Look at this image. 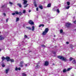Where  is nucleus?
<instances>
[{"instance_id": "37998d69", "label": "nucleus", "mask_w": 76, "mask_h": 76, "mask_svg": "<svg viewBox=\"0 0 76 76\" xmlns=\"http://www.w3.org/2000/svg\"><path fill=\"white\" fill-rule=\"evenodd\" d=\"M2 66L3 67H5V65H2Z\"/></svg>"}, {"instance_id": "49530a36", "label": "nucleus", "mask_w": 76, "mask_h": 76, "mask_svg": "<svg viewBox=\"0 0 76 76\" xmlns=\"http://www.w3.org/2000/svg\"><path fill=\"white\" fill-rule=\"evenodd\" d=\"M15 13H12V15H15Z\"/></svg>"}, {"instance_id": "423d86ee", "label": "nucleus", "mask_w": 76, "mask_h": 76, "mask_svg": "<svg viewBox=\"0 0 76 76\" xmlns=\"http://www.w3.org/2000/svg\"><path fill=\"white\" fill-rule=\"evenodd\" d=\"M70 23H66L65 24V26L66 27H69L70 26Z\"/></svg>"}, {"instance_id": "f257e3e1", "label": "nucleus", "mask_w": 76, "mask_h": 76, "mask_svg": "<svg viewBox=\"0 0 76 76\" xmlns=\"http://www.w3.org/2000/svg\"><path fill=\"white\" fill-rule=\"evenodd\" d=\"M58 58H59V59H60L61 60L64 61H68L67 59L66 58L63 57L62 56H58Z\"/></svg>"}, {"instance_id": "0eeeda50", "label": "nucleus", "mask_w": 76, "mask_h": 76, "mask_svg": "<svg viewBox=\"0 0 76 76\" xmlns=\"http://www.w3.org/2000/svg\"><path fill=\"white\" fill-rule=\"evenodd\" d=\"M6 60H7V61H10V57H7L5 58Z\"/></svg>"}, {"instance_id": "b1692460", "label": "nucleus", "mask_w": 76, "mask_h": 76, "mask_svg": "<svg viewBox=\"0 0 76 76\" xmlns=\"http://www.w3.org/2000/svg\"><path fill=\"white\" fill-rule=\"evenodd\" d=\"M19 20V18H17L16 20V22H17Z\"/></svg>"}, {"instance_id": "58836bf2", "label": "nucleus", "mask_w": 76, "mask_h": 76, "mask_svg": "<svg viewBox=\"0 0 76 76\" xmlns=\"http://www.w3.org/2000/svg\"><path fill=\"white\" fill-rule=\"evenodd\" d=\"M24 37L25 38H27V36H26V35H25L24 36Z\"/></svg>"}, {"instance_id": "de8ad7c7", "label": "nucleus", "mask_w": 76, "mask_h": 76, "mask_svg": "<svg viewBox=\"0 0 76 76\" xmlns=\"http://www.w3.org/2000/svg\"><path fill=\"white\" fill-rule=\"evenodd\" d=\"M74 23H76V21L75 20L74 22Z\"/></svg>"}, {"instance_id": "f03ea898", "label": "nucleus", "mask_w": 76, "mask_h": 76, "mask_svg": "<svg viewBox=\"0 0 76 76\" xmlns=\"http://www.w3.org/2000/svg\"><path fill=\"white\" fill-rule=\"evenodd\" d=\"M48 31H49L48 28H45L44 31H43V33L42 34V35H46L48 33Z\"/></svg>"}, {"instance_id": "a878e982", "label": "nucleus", "mask_w": 76, "mask_h": 76, "mask_svg": "<svg viewBox=\"0 0 76 76\" xmlns=\"http://www.w3.org/2000/svg\"><path fill=\"white\" fill-rule=\"evenodd\" d=\"M70 8V6H67L66 7V9H69Z\"/></svg>"}, {"instance_id": "ddd939ff", "label": "nucleus", "mask_w": 76, "mask_h": 76, "mask_svg": "<svg viewBox=\"0 0 76 76\" xmlns=\"http://www.w3.org/2000/svg\"><path fill=\"white\" fill-rule=\"evenodd\" d=\"M17 5L19 7H22V5H21L20 4H18Z\"/></svg>"}, {"instance_id": "7ed1b4c3", "label": "nucleus", "mask_w": 76, "mask_h": 76, "mask_svg": "<svg viewBox=\"0 0 76 76\" xmlns=\"http://www.w3.org/2000/svg\"><path fill=\"white\" fill-rule=\"evenodd\" d=\"M58 9V7H54V10H56L57 13H60V11H59V9Z\"/></svg>"}, {"instance_id": "4468645a", "label": "nucleus", "mask_w": 76, "mask_h": 76, "mask_svg": "<svg viewBox=\"0 0 76 76\" xmlns=\"http://www.w3.org/2000/svg\"><path fill=\"white\" fill-rule=\"evenodd\" d=\"M41 26L44 27V25L43 24H40L39 26V27H41Z\"/></svg>"}, {"instance_id": "09e8293b", "label": "nucleus", "mask_w": 76, "mask_h": 76, "mask_svg": "<svg viewBox=\"0 0 76 76\" xmlns=\"http://www.w3.org/2000/svg\"><path fill=\"white\" fill-rule=\"evenodd\" d=\"M28 66V64H25V66L26 67H27Z\"/></svg>"}, {"instance_id": "c03bdc74", "label": "nucleus", "mask_w": 76, "mask_h": 76, "mask_svg": "<svg viewBox=\"0 0 76 76\" xmlns=\"http://www.w3.org/2000/svg\"><path fill=\"white\" fill-rule=\"evenodd\" d=\"M38 8H36V11H38Z\"/></svg>"}, {"instance_id": "72a5a7b5", "label": "nucleus", "mask_w": 76, "mask_h": 76, "mask_svg": "<svg viewBox=\"0 0 76 76\" xmlns=\"http://www.w3.org/2000/svg\"><path fill=\"white\" fill-rule=\"evenodd\" d=\"M71 69H70V68H68L67 69V71H69V70H70Z\"/></svg>"}, {"instance_id": "9d476101", "label": "nucleus", "mask_w": 76, "mask_h": 76, "mask_svg": "<svg viewBox=\"0 0 76 76\" xmlns=\"http://www.w3.org/2000/svg\"><path fill=\"white\" fill-rule=\"evenodd\" d=\"M2 58V61H4V60H5V59H6V58H5L4 57V56H3L1 58Z\"/></svg>"}, {"instance_id": "4be33fe9", "label": "nucleus", "mask_w": 76, "mask_h": 76, "mask_svg": "<svg viewBox=\"0 0 76 76\" xmlns=\"http://www.w3.org/2000/svg\"><path fill=\"white\" fill-rule=\"evenodd\" d=\"M22 75L23 76H26V75L25 73H23Z\"/></svg>"}, {"instance_id": "5fc2aeb1", "label": "nucleus", "mask_w": 76, "mask_h": 76, "mask_svg": "<svg viewBox=\"0 0 76 76\" xmlns=\"http://www.w3.org/2000/svg\"><path fill=\"white\" fill-rule=\"evenodd\" d=\"M1 51V49H0V51Z\"/></svg>"}, {"instance_id": "9b49d317", "label": "nucleus", "mask_w": 76, "mask_h": 76, "mask_svg": "<svg viewBox=\"0 0 76 76\" xmlns=\"http://www.w3.org/2000/svg\"><path fill=\"white\" fill-rule=\"evenodd\" d=\"M31 29L32 30V31H34L35 30V27H34V26H32V28Z\"/></svg>"}, {"instance_id": "393cba45", "label": "nucleus", "mask_w": 76, "mask_h": 76, "mask_svg": "<svg viewBox=\"0 0 76 76\" xmlns=\"http://www.w3.org/2000/svg\"><path fill=\"white\" fill-rule=\"evenodd\" d=\"M39 8H40V9H42L43 8H42V6H39Z\"/></svg>"}, {"instance_id": "f8f14e48", "label": "nucleus", "mask_w": 76, "mask_h": 76, "mask_svg": "<svg viewBox=\"0 0 76 76\" xmlns=\"http://www.w3.org/2000/svg\"><path fill=\"white\" fill-rule=\"evenodd\" d=\"M9 70V69H6L5 70V73H7Z\"/></svg>"}, {"instance_id": "39448f33", "label": "nucleus", "mask_w": 76, "mask_h": 76, "mask_svg": "<svg viewBox=\"0 0 76 76\" xmlns=\"http://www.w3.org/2000/svg\"><path fill=\"white\" fill-rule=\"evenodd\" d=\"M28 23H29V24L31 25H34V22H33V21L32 20H29Z\"/></svg>"}, {"instance_id": "aec40b11", "label": "nucleus", "mask_w": 76, "mask_h": 76, "mask_svg": "<svg viewBox=\"0 0 76 76\" xmlns=\"http://www.w3.org/2000/svg\"><path fill=\"white\" fill-rule=\"evenodd\" d=\"M72 63H73V64H75V63H76V61H75V60H73V61H72Z\"/></svg>"}, {"instance_id": "412c9836", "label": "nucleus", "mask_w": 76, "mask_h": 76, "mask_svg": "<svg viewBox=\"0 0 76 76\" xmlns=\"http://www.w3.org/2000/svg\"><path fill=\"white\" fill-rule=\"evenodd\" d=\"M60 32L61 34V33H63V31L62 29H61L60 30Z\"/></svg>"}, {"instance_id": "c85d7f7f", "label": "nucleus", "mask_w": 76, "mask_h": 76, "mask_svg": "<svg viewBox=\"0 0 76 76\" xmlns=\"http://www.w3.org/2000/svg\"><path fill=\"white\" fill-rule=\"evenodd\" d=\"M6 7V5H4L2 6L1 8H3V7Z\"/></svg>"}, {"instance_id": "bb28decb", "label": "nucleus", "mask_w": 76, "mask_h": 76, "mask_svg": "<svg viewBox=\"0 0 76 76\" xmlns=\"http://www.w3.org/2000/svg\"><path fill=\"white\" fill-rule=\"evenodd\" d=\"M66 71H67V70L66 69H64L63 70V72L64 73H65V72H66Z\"/></svg>"}, {"instance_id": "f704fd0d", "label": "nucleus", "mask_w": 76, "mask_h": 76, "mask_svg": "<svg viewBox=\"0 0 76 76\" xmlns=\"http://www.w3.org/2000/svg\"><path fill=\"white\" fill-rule=\"evenodd\" d=\"M11 62H14V60L13 59H11V60H10Z\"/></svg>"}, {"instance_id": "e433bc0d", "label": "nucleus", "mask_w": 76, "mask_h": 76, "mask_svg": "<svg viewBox=\"0 0 76 76\" xmlns=\"http://www.w3.org/2000/svg\"><path fill=\"white\" fill-rule=\"evenodd\" d=\"M42 47H45V46L44 45H42Z\"/></svg>"}, {"instance_id": "5701e85b", "label": "nucleus", "mask_w": 76, "mask_h": 76, "mask_svg": "<svg viewBox=\"0 0 76 76\" xmlns=\"http://www.w3.org/2000/svg\"><path fill=\"white\" fill-rule=\"evenodd\" d=\"M18 15H22V13L21 12H18Z\"/></svg>"}, {"instance_id": "ea45409f", "label": "nucleus", "mask_w": 76, "mask_h": 76, "mask_svg": "<svg viewBox=\"0 0 76 76\" xmlns=\"http://www.w3.org/2000/svg\"><path fill=\"white\" fill-rule=\"evenodd\" d=\"M18 70H20L21 68L20 67H19L18 68Z\"/></svg>"}, {"instance_id": "a18cd8bd", "label": "nucleus", "mask_w": 76, "mask_h": 76, "mask_svg": "<svg viewBox=\"0 0 76 76\" xmlns=\"http://www.w3.org/2000/svg\"><path fill=\"white\" fill-rule=\"evenodd\" d=\"M3 15H4V16H6V15L5 13H3Z\"/></svg>"}, {"instance_id": "2eb2a0df", "label": "nucleus", "mask_w": 76, "mask_h": 76, "mask_svg": "<svg viewBox=\"0 0 76 76\" xmlns=\"http://www.w3.org/2000/svg\"><path fill=\"white\" fill-rule=\"evenodd\" d=\"M27 0H25L24 1V2L23 3V4H26L27 3Z\"/></svg>"}, {"instance_id": "20e7f679", "label": "nucleus", "mask_w": 76, "mask_h": 76, "mask_svg": "<svg viewBox=\"0 0 76 76\" xmlns=\"http://www.w3.org/2000/svg\"><path fill=\"white\" fill-rule=\"evenodd\" d=\"M23 61H22L20 62V63L19 65V67H23Z\"/></svg>"}, {"instance_id": "c9c22d12", "label": "nucleus", "mask_w": 76, "mask_h": 76, "mask_svg": "<svg viewBox=\"0 0 76 76\" xmlns=\"http://www.w3.org/2000/svg\"><path fill=\"white\" fill-rule=\"evenodd\" d=\"M9 3L10 4H13V3H12V2H9Z\"/></svg>"}, {"instance_id": "6e6552de", "label": "nucleus", "mask_w": 76, "mask_h": 76, "mask_svg": "<svg viewBox=\"0 0 76 76\" xmlns=\"http://www.w3.org/2000/svg\"><path fill=\"white\" fill-rule=\"evenodd\" d=\"M4 39V37L2 36H0V40H3Z\"/></svg>"}, {"instance_id": "6ab92c4d", "label": "nucleus", "mask_w": 76, "mask_h": 76, "mask_svg": "<svg viewBox=\"0 0 76 76\" xmlns=\"http://www.w3.org/2000/svg\"><path fill=\"white\" fill-rule=\"evenodd\" d=\"M47 7H51V4H48L47 5Z\"/></svg>"}, {"instance_id": "864d4df0", "label": "nucleus", "mask_w": 76, "mask_h": 76, "mask_svg": "<svg viewBox=\"0 0 76 76\" xmlns=\"http://www.w3.org/2000/svg\"><path fill=\"white\" fill-rule=\"evenodd\" d=\"M23 1H25V0H23Z\"/></svg>"}, {"instance_id": "4c0bfd02", "label": "nucleus", "mask_w": 76, "mask_h": 76, "mask_svg": "<svg viewBox=\"0 0 76 76\" xmlns=\"http://www.w3.org/2000/svg\"><path fill=\"white\" fill-rule=\"evenodd\" d=\"M28 4H26V5L24 6V7L25 8V7H27V6H28Z\"/></svg>"}, {"instance_id": "473e14b6", "label": "nucleus", "mask_w": 76, "mask_h": 76, "mask_svg": "<svg viewBox=\"0 0 76 76\" xmlns=\"http://www.w3.org/2000/svg\"><path fill=\"white\" fill-rule=\"evenodd\" d=\"M15 69L16 71H17V70H18V67H15Z\"/></svg>"}, {"instance_id": "6e6d98bb", "label": "nucleus", "mask_w": 76, "mask_h": 76, "mask_svg": "<svg viewBox=\"0 0 76 76\" xmlns=\"http://www.w3.org/2000/svg\"><path fill=\"white\" fill-rule=\"evenodd\" d=\"M54 37H56V35H54Z\"/></svg>"}, {"instance_id": "c756f323", "label": "nucleus", "mask_w": 76, "mask_h": 76, "mask_svg": "<svg viewBox=\"0 0 76 76\" xmlns=\"http://www.w3.org/2000/svg\"><path fill=\"white\" fill-rule=\"evenodd\" d=\"M23 13H26V10H23Z\"/></svg>"}, {"instance_id": "a19ab883", "label": "nucleus", "mask_w": 76, "mask_h": 76, "mask_svg": "<svg viewBox=\"0 0 76 76\" xmlns=\"http://www.w3.org/2000/svg\"><path fill=\"white\" fill-rule=\"evenodd\" d=\"M8 20H9V19L7 18L6 19V21L7 22L8 21Z\"/></svg>"}, {"instance_id": "2f4dec72", "label": "nucleus", "mask_w": 76, "mask_h": 76, "mask_svg": "<svg viewBox=\"0 0 76 76\" xmlns=\"http://www.w3.org/2000/svg\"><path fill=\"white\" fill-rule=\"evenodd\" d=\"M73 60V58L72 57H70L69 58V61H72Z\"/></svg>"}, {"instance_id": "79ce46f5", "label": "nucleus", "mask_w": 76, "mask_h": 76, "mask_svg": "<svg viewBox=\"0 0 76 76\" xmlns=\"http://www.w3.org/2000/svg\"><path fill=\"white\" fill-rule=\"evenodd\" d=\"M53 54H56V52L54 51H53Z\"/></svg>"}, {"instance_id": "a211bd4d", "label": "nucleus", "mask_w": 76, "mask_h": 76, "mask_svg": "<svg viewBox=\"0 0 76 76\" xmlns=\"http://www.w3.org/2000/svg\"><path fill=\"white\" fill-rule=\"evenodd\" d=\"M39 67V64L37 65L35 69H38Z\"/></svg>"}, {"instance_id": "3c124183", "label": "nucleus", "mask_w": 76, "mask_h": 76, "mask_svg": "<svg viewBox=\"0 0 76 76\" xmlns=\"http://www.w3.org/2000/svg\"><path fill=\"white\" fill-rule=\"evenodd\" d=\"M29 12H31V10H29Z\"/></svg>"}, {"instance_id": "dca6fc26", "label": "nucleus", "mask_w": 76, "mask_h": 76, "mask_svg": "<svg viewBox=\"0 0 76 76\" xmlns=\"http://www.w3.org/2000/svg\"><path fill=\"white\" fill-rule=\"evenodd\" d=\"M26 28H27V29H29V30H31V28L30 27H26Z\"/></svg>"}, {"instance_id": "7c9ffc66", "label": "nucleus", "mask_w": 76, "mask_h": 76, "mask_svg": "<svg viewBox=\"0 0 76 76\" xmlns=\"http://www.w3.org/2000/svg\"><path fill=\"white\" fill-rule=\"evenodd\" d=\"M15 13L16 14V15H19V12L18 11H15Z\"/></svg>"}, {"instance_id": "1a4fd4ad", "label": "nucleus", "mask_w": 76, "mask_h": 76, "mask_svg": "<svg viewBox=\"0 0 76 76\" xmlns=\"http://www.w3.org/2000/svg\"><path fill=\"white\" fill-rule=\"evenodd\" d=\"M45 66H48V61H46L45 63Z\"/></svg>"}, {"instance_id": "8fccbe9b", "label": "nucleus", "mask_w": 76, "mask_h": 76, "mask_svg": "<svg viewBox=\"0 0 76 76\" xmlns=\"http://www.w3.org/2000/svg\"><path fill=\"white\" fill-rule=\"evenodd\" d=\"M66 44H69V42H66Z\"/></svg>"}, {"instance_id": "cd10ccee", "label": "nucleus", "mask_w": 76, "mask_h": 76, "mask_svg": "<svg viewBox=\"0 0 76 76\" xmlns=\"http://www.w3.org/2000/svg\"><path fill=\"white\" fill-rule=\"evenodd\" d=\"M67 4L68 6H69V5H70V2H67Z\"/></svg>"}, {"instance_id": "4d7b16f0", "label": "nucleus", "mask_w": 76, "mask_h": 76, "mask_svg": "<svg viewBox=\"0 0 76 76\" xmlns=\"http://www.w3.org/2000/svg\"><path fill=\"white\" fill-rule=\"evenodd\" d=\"M53 65H54V64H53Z\"/></svg>"}, {"instance_id": "603ef678", "label": "nucleus", "mask_w": 76, "mask_h": 76, "mask_svg": "<svg viewBox=\"0 0 76 76\" xmlns=\"http://www.w3.org/2000/svg\"><path fill=\"white\" fill-rule=\"evenodd\" d=\"M74 76V75H73V74H72L71 75V76Z\"/></svg>"}, {"instance_id": "f3484780", "label": "nucleus", "mask_w": 76, "mask_h": 76, "mask_svg": "<svg viewBox=\"0 0 76 76\" xmlns=\"http://www.w3.org/2000/svg\"><path fill=\"white\" fill-rule=\"evenodd\" d=\"M34 4L35 7H37V3L36 2H34Z\"/></svg>"}]
</instances>
